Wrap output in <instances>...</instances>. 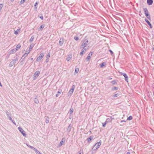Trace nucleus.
<instances>
[{"label":"nucleus","mask_w":154,"mask_h":154,"mask_svg":"<svg viewBox=\"0 0 154 154\" xmlns=\"http://www.w3.org/2000/svg\"><path fill=\"white\" fill-rule=\"evenodd\" d=\"M18 60V57L17 56H16L14 57V58L12 60L11 62L9 64V66L12 67L14 64L16 63L17 62Z\"/></svg>","instance_id":"f257e3e1"},{"label":"nucleus","mask_w":154,"mask_h":154,"mask_svg":"<svg viewBox=\"0 0 154 154\" xmlns=\"http://www.w3.org/2000/svg\"><path fill=\"white\" fill-rule=\"evenodd\" d=\"M101 144V142L99 141L96 143L92 148V150L94 151L97 150L100 147Z\"/></svg>","instance_id":"f03ea898"},{"label":"nucleus","mask_w":154,"mask_h":154,"mask_svg":"<svg viewBox=\"0 0 154 154\" xmlns=\"http://www.w3.org/2000/svg\"><path fill=\"white\" fill-rule=\"evenodd\" d=\"M143 11H144V14L146 17L149 20H150V17L149 14V11L146 8H143Z\"/></svg>","instance_id":"7ed1b4c3"},{"label":"nucleus","mask_w":154,"mask_h":154,"mask_svg":"<svg viewBox=\"0 0 154 154\" xmlns=\"http://www.w3.org/2000/svg\"><path fill=\"white\" fill-rule=\"evenodd\" d=\"M75 86L74 85H73L71 89L69 91L68 93V95L69 96H70L72 94L74 90L75 89Z\"/></svg>","instance_id":"20e7f679"},{"label":"nucleus","mask_w":154,"mask_h":154,"mask_svg":"<svg viewBox=\"0 0 154 154\" xmlns=\"http://www.w3.org/2000/svg\"><path fill=\"white\" fill-rule=\"evenodd\" d=\"M18 129L23 136H24V137H26V133L24 131V130H23V129L21 127H19L18 128Z\"/></svg>","instance_id":"39448f33"},{"label":"nucleus","mask_w":154,"mask_h":154,"mask_svg":"<svg viewBox=\"0 0 154 154\" xmlns=\"http://www.w3.org/2000/svg\"><path fill=\"white\" fill-rule=\"evenodd\" d=\"M88 40H85L83 42L81 46L80 47V48H85L86 47L88 43Z\"/></svg>","instance_id":"423d86ee"},{"label":"nucleus","mask_w":154,"mask_h":154,"mask_svg":"<svg viewBox=\"0 0 154 154\" xmlns=\"http://www.w3.org/2000/svg\"><path fill=\"white\" fill-rule=\"evenodd\" d=\"M40 73V72L39 71H36L34 74L33 79L35 80L39 76Z\"/></svg>","instance_id":"0eeeda50"},{"label":"nucleus","mask_w":154,"mask_h":154,"mask_svg":"<svg viewBox=\"0 0 154 154\" xmlns=\"http://www.w3.org/2000/svg\"><path fill=\"white\" fill-rule=\"evenodd\" d=\"M44 54L43 53H41L39 56L37 57L36 59V61L38 62L44 56Z\"/></svg>","instance_id":"6e6552de"},{"label":"nucleus","mask_w":154,"mask_h":154,"mask_svg":"<svg viewBox=\"0 0 154 154\" xmlns=\"http://www.w3.org/2000/svg\"><path fill=\"white\" fill-rule=\"evenodd\" d=\"M80 48L82 49V51L80 53V55L82 56L84 53L86 52V48Z\"/></svg>","instance_id":"1a4fd4ad"},{"label":"nucleus","mask_w":154,"mask_h":154,"mask_svg":"<svg viewBox=\"0 0 154 154\" xmlns=\"http://www.w3.org/2000/svg\"><path fill=\"white\" fill-rule=\"evenodd\" d=\"M65 138H63L61 140L60 143L59 144V146H62L65 143Z\"/></svg>","instance_id":"9d476101"},{"label":"nucleus","mask_w":154,"mask_h":154,"mask_svg":"<svg viewBox=\"0 0 154 154\" xmlns=\"http://www.w3.org/2000/svg\"><path fill=\"white\" fill-rule=\"evenodd\" d=\"M17 51V48H14L11 50L10 52V54H13L15 53Z\"/></svg>","instance_id":"9b49d317"},{"label":"nucleus","mask_w":154,"mask_h":154,"mask_svg":"<svg viewBox=\"0 0 154 154\" xmlns=\"http://www.w3.org/2000/svg\"><path fill=\"white\" fill-rule=\"evenodd\" d=\"M64 42L63 39V38H60L59 42V44L60 46H62Z\"/></svg>","instance_id":"f8f14e48"},{"label":"nucleus","mask_w":154,"mask_h":154,"mask_svg":"<svg viewBox=\"0 0 154 154\" xmlns=\"http://www.w3.org/2000/svg\"><path fill=\"white\" fill-rule=\"evenodd\" d=\"M6 114L7 116L8 117V118L10 120H12V118L11 117V116L9 115V112L8 111H6Z\"/></svg>","instance_id":"ddd939ff"},{"label":"nucleus","mask_w":154,"mask_h":154,"mask_svg":"<svg viewBox=\"0 0 154 154\" xmlns=\"http://www.w3.org/2000/svg\"><path fill=\"white\" fill-rule=\"evenodd\" d=\"M72 58V55L71 54L69 55H68V57L66 58V60L69 61Z\"/></svg>","instance_id":"4468645a"},{"label":"nucleus","mask_w":154,"mask_h":154,"mask_svg":"<svg viewBox=\"0 0 154 154\" xmlns=\"http://www.w3.org/2000/svg\"><path fill=\"white\" fill-rule=\"evenodd\" d=\"M153 3L152 0H147V3L149 5H151Z\"/></svg>","instance_id":"2eb2a0df"},{"label":"nucleus","mask_w":154,"mask_h":154,"mask_svg":"<svg viewBox=\"0 0 154 154\" xmlns=\"http://www.w3.org/2000/svg\"><path fill=\"white\" fill-rule=\"evenodd\" d=\"M145 21L147 23V24L150 26L151 28H152V25L146 19H145Z\"/></svg>","instance_id":"dca6fc26"},{"label":"nucleus","mask_w":154,"mask_h":154,"mask_svg":"<svg viewBox=\"0 0 154 154\" xmlns=\"http://www.w3.org/2000/svg\"><path fill=\"white\" fill-rule=\"evenodd\" d=\"M71 125H69V126L67 128V131L68 132H69L71 131Z\"/></svg>","instance_id":"f3484780"},{"label":"nucleus","mask_w":154,"mask_h":154,"mask_svg":"<svg viewBox=\"0 0 154 154\" xmlns=\"http://www.w3.org/2000/svg\"><path fill=\"white\" fill-rule=\"evenodd\" d=\"M20 31V29H17L16 30H15L14 31V33L15 35H17L18 34V32H19Z\"/></svg>","instance_id":"a211bd4d"},{"label":"nucleus","mask_w":154,"mask_h":154,"mask_svg":"<svg viewBox=\"0 0 154 154\" xmlns=\"http://www.w3.org/2000/svg\"><path fill=\"white\" fill-rule=\"evenodd\" d=\"M34 101L36 103H39L38 99L37 98H35L34 99Z\"/></svg>","instance_id":"6ab92c4d"},{"label":"nucleus","mask_w":154,"mask_h":154,"mask_svg":"<svg viewBox=\"0 0 154 154\" xmlns=\"http://www.w3.org/2000/svg\"><path fill=\"white\" fill-rule=\"evenodd\" d=\"M105 65L106 63L105 62H103L101 63L100 64V66L101 68H102L103 66H105Z\"/></svg>","instance_id":"aec40b11"},{"label":"nucleus","mask_w":154,"mask_h":154,"mask_svg":"<svg viewBox=\"0 0 154 154\" xmlns=\"http://www.w3.org/2000/svg\"><path fill=\"white\" fill-rule=\"evenodd\" d=\"M73 108H71L69 110V113L70 115L72 114L73 112Z\"/></svg>","instance_id":"412c9836"},{"label":"nucleus","mask_w":154,"mask_h":154,"mask_svg":"<svg viewBox=\"0 0 154 154\" xmlns=\"http://www.w3.org/2000/svg\"><path fill=\"white\" fill-rule=\"evenodd\" d=\"M34 46V45L33 44H31L29 46V50H31V51L32 50V48Z\"/></svg>","instance_id":"4be33fe9"},{"label":"nucleus","mask_w":154,"mask_h":154,"mask_svg":"<svg viewBox=\"0 0 154 154\" xmlns=\"http://www.w3.org/2000/svg\"><path fill=\"white\" fill-rule=\"evenodd\" d=\"M133 118L131 116H130L127 119V120L130 121Z\"/></svg>","instance_id":"5701e85b"},{"label":"nucleus","mask_w":154,"mask_h":154,"mask_svg":"<svg viewBox=\"0 0 154 154\" xmlns=\"http://www.w3.org/2000/svg\"><path fill=\"white\" fill-rule=\"evenodd\" d=\"M49 118L48 117H47V118H46V120H45V122L46 123H49Z\"/></svg>","instance_id":"b1692460"},{"label":"nucleus","mask_w":154,"mask_h":154,"mask_svg":"<svg viewBox=\"0 0 154 154\" xmlns=\"http://www.w3.org/2000/svg\"><path fill=\"white\" fill-rule=\"evenodd\" d=\"M34 38V36H32L31 37V38H30V39L29 40V41L30 42H32L33 41Z\"/></svg>","instance_id":"393cba45"},{"label":"nucleus","mask_w":154,"mask_h":154,"mask_svg":"<svg viewBox=\"0 0 154 154\" xmlns=\"http://www.w3.org/2000/svg\"><path fill=\"white\" fill-rule=\"evenodd\" d=\"M21 47V45L20 44H18L16 46V48L17 49V50H18V49H19Z\"/></svg>","instance_id":"a878e982"},{"label":"nucleus","mask_w":154,"mask_h":154,"mask_svg":"<svg viewBox=\"0 0 154 154\" xmlns=\"http://www.w3.org/2000/svg\"><path fill=\"white\" fill-rule=\"evenodd\" d=\"M50 52H49L47 55L46 56V58H49L50 57Z\"/></svg>","instance_id":"bb28decb"},{"label":"nucleus","mask_w":154,"mask_h":154,"mask_svg":"<svg viewBox=\"0 0 154 154\" xmlns=\"http://www.w3.org/2000/svg\"><path fill=\"white\" fill-rule=\"evenodd\" d=\"M26 0H21L20 2V4H23L26 1Z\"/></svg>","instance_id":"cd10ccee"},{"label":"nucleus","mask_w":154,"mask_h":154,"mask_svg":"<svg viewBox=\"0 0 154 154\" xmlns=\"http://www.w3.org/2000/svg\"><path fill=\"white\" fill-rule=\"evenodd\" d=\"M38 4V3L36 2H35L34 5V6L35 7V8L36 9L37 8V5Z\"/></svg>","instance_id":"c85d7f7f"},{"label":"nucleus","mask_w":154,"mask_h":154,"mask_svg":"<svg viewBox=\"0 0 154 154\" xmlns=\"http://www.w3.org/2000/svg\"><path fill=\"white\" fill-rule=\"evenodd\" d=\"M35 152L36 153V154H40L41 153L37 149L35 151Z\"/></svg>","instance_id":"c756f323"},{"label":"nucleus","mask_w":154,"mask_h":154,"mask_svg":"<svg viewBox=\"0 0 154 154\" xmlns=\"http://www.w3.org/2000/svg\"><path fill=\"white\" fill-rule=\"evenodd\" d=\"M119 96V94H114L113 95V97H117L118 96Z\"/></svg>","instance_id":"7c9ffc66"},{"label":"nucleus","mask_w":154,"mask_h":154,"mask_svg":"<svg viewBox=\"0 0 154 154\" xmlns=\"http://www.w3.org/2000/svg\"><path fill=\"white\" fill-rule=\"evenodd\" d=\"M90 59H91V56H90L88 55L86 59L88 60H90Z\"/></svg>","instance_id":"2f4dec72"},{"label":"nucleus","mask_w":154,"mask_h":154,"mask_svg":"<svg viewBox=\"0 0 154 154\" xmlns=\"http://www.w3.org/2000/svg\"><path fill=\"white\" fill-rule=\"evenodd\" d=\"M3 5L2 4H0V11H1L3 7Z\"/></svg>","instance_id":"473e14b6"},{"label":"nucleus","mask_w":154,"mask_h":154,"mask_svg":"<svg viewBox=\"0 0 154 154\" xmlns=\"http://www.w3.org/2000/svg\"><path fill=\"white\" fill-rule=\"evenodd\" d=\"M30 51H31V50H27V51L25 53H26V54H27L28 55V54H29V52H30Z\"/></svg>","instance_id":"72a5a7b5"},{"label":"nucleus","mask_w":154,"mask_h":154,"mask_svg":"<svg viewBox=\"0 0 154 154\" xmlns=\"http://www.w3.org/2000/svg\"><path fill=\"white\" fill-rule=\"evenodd\" d=\"M125 78V80L127 82H128V76H126Z\"/></svg>","instance_id":"f704fd0d"},{"label":"nucleus","mask_w":154,"mask_h":154,"mask_svg":"<svg viewBox=\"0 0 154 154\" xmlns=\"http://www.w3.org/2000/svg\"><path fill=\"white\" fill-rule=\"evenodd\" d=\"M28 55L25 53L22 56V58L23 57H26Z\"/></svg>","instance_id":"c9c22d12"},{"label":"nucleus","mask_w":154,"mask_h":154,"mask_svg":"<svg viewBox=\"0 0 154 154\" xmlns=\"http://www.w3.org/2000/svg\"><path fill=\"white\" fill-rule=\"evenodd\" d=\"M118 89V88L117 87H115L113 88H112V90H117Z\"/></svg>","instance_id":"e433bc0d"},{"label":"nucleus","mask_w":154,"mask_h":154,"mask_svg":"<svg viewBox=\"0 0 154 154\" xmlns=\"http://www.w3.org/2000/svg\"><path fill=\"white\" fill-rule=\"evenodd\" d=\"M74 38L76 41L78 40L79 39V37L77 36H75Z\"/></svg>","instance_id":"4c0bfd02"},{"label":"nucleus","mask_w":154,"mask_h":154,"mask_svg":"<svg viewBox=\"0 0 154 154\" xmlns=\"http://www.w3.org/2000/svg\"><path fill=\"white\" fill-rule=\"evenodd\" d=\"M112 83L113 85H115L116 84V82L115 81H113L112 82Z\"/></svg>","instance_id":"58836bf2"},{"label":"nucleus","mask_w":154,"mask_h":154,"mask_svg":"<svg viewBox=\"0 0 154 154\" xmlns=\"http://www.w3.org/2000/svg\"><path fill=\"white\" fill-rule=\"evenodd\" d=\"M44 27V25H42L41 26H40L39 28L40 29H43Z\"/></svg>","instance_id":"ea45409f"},{"label":"nucleus","mask_w":154,"mask_h":154,"mask_svg":"<svg viewBox=\"0 0 154 154\" xmlns=\"http://www.w3.org/2000/svg\"><path fill=\"white\" fill-rule=\"evenodd\" d=\"M79 69L78 68L76 69L75 70V71L76 73H78L79 72Z\"/></svg>","instance_id":"a19ab883"},{"label":"nucleus","mask_w":154,"mask_h":154,"mask_svg":"<svg viewBox=\"0 0 154 154\" xmlns=\"http://www.w3.org/2000/svg\"><path fill=\"white\" fill-rule=\"evenodd\" d=\"M11 121V122H12V123L14 124L15 125H16V123H15V122H14V121L12 119L11 120H10Z\"/></svg>","instance_id":"79ce46f5"},{"label":"nucleus","mask_w":154,"mask_h":154,"mask_svg":"<svg viewBox=\"0 0 154 154\" xmlns=\"http://www.w3.org/2000/svg\"><path fill=\"white\" fill-rule=\"evenodd\" d=\"M109 52H110V54H111V55H112L113 54V52L112 51H111V50H109Z\"/></svg>","instance_id":"37998d69"},{"label":"nucleus","mask_w":154,"mask_h":154,"mask_svg":"<svg viewBox=\"0 0 154 154\" xmlns=\"http://www.w3.org/2000/svg\"><path fill=\"white\" fill-rule=\"evenodd\" d=\"M78 154H83V152L81 150H80L78 153Z\"/></svg>","instance_id":"c03bdc74"},{"label":"nucleus","mask_w":154,"mask_h":154,"mask_svg":"<svg viewBox=\"0 0 154 154\" xmlns=\"http://www.w3.org/2000/svg\"><path fill=\"white\" fill-rule=\"evenodd\" d=\"M92 52H90V53H89V54H88V56H92Z\"/></svg>","instance_id":"a18cd8bd"},{"label":"nucleus","mask_w":154,"mask_h":154,"mask_svg":"<svg viewBox=\"0 0 154 154\" xmlns=\"http://www.w3.org/2000/svg\"><path fill=\"white\" fill-rule=\"evenodd\" d=\"M106 125V121H105L104 123H103V126L104 127Z\"/></svg>","instance_id":"49530a36"},{"label":"nucleus","mask_w":154,"mask_h":154,"mask_svg":"<svg viewBox=\"0 0 154 154\" xmlns=\"http://www.w3.org/2000/svg\"><path fill=\"white\" fill-rule=\"evenodd\" d=\"M39 18L41 19L42 20H43V16L42 15L41 16H40L39 17Z\"/></svg>","instance_id":"de8ad7c7"},{"label":"nucleus","mask_w":154,"mask_h":154,"mask_svg":"<svg viewBox=\"0 0 154 154\" xmlns=\"http://www.w3.org/2000/svg\"><path fill=\"white\" fill-rule=\"evenodd\" d=\"M26 145L27 146H28L29 147V148H30L31 149H32V146L29 145H28V144H26Z\"/></svg>","instance_id":"09e8293b"},{"label":"nucleus","mask_w":154,"mask_h":154,"mask_svg":"<svg viewBox=\"0 0 154 154\" xmlns=\"http://www.w3.org/2000/svg\"><path fill=\"white\" fill-rule=\"evenodd\" d=\"M46 60H45V62L46 63H47L48 62V61H49V59L48 58H46Z\"/></svg>","instance_id":"8fccbe9b"},{"label":"nucleus","mask_w":154,"mask_h":154,"mask_svg":"<svg viewBox=\"0 0 154 154\" xmlns=\"http://www.w3.org/2000/svg\"><path fill=\"white\" fill-rule=\"evenodd\" d=\"M57 93L58 94H60L61 93V91L60 89L58 90V91L57 92Z\"/></svg>","instance_id":"3c124183"},{"label":"nucleus","mask_w":154,"mask_h":154,"mask_svg":"<svg viewBox=\"0 0 154 154\" xmlns=\"http://www.w3.org/2000/svg\"><path fill=\"white\" fill-rule=\"evenodd\" d=\"M91 140V137L87 139V140L88 141H89L90 140Z\"/></svg>","instance_id":"603ef678"},{"label":"nucleus","mask_w":154,"mask_h":154,"mask_svg":"<svg viewBox=\"0 0 154 154\" xmlns=\"http://www.w3.org/2000/svg\"><path fill=\"white\" fill-rule=\"evenodd\" d=\"M33 150H34L35 151L36 150V149L35 148L33 147H32V149Z\"/></svg>","instance_id":"864d4df0"},{"label":"nucleus","mask_w":154,"mask_h":154,"mask_svg":"<svg viewBox=\"0 0 154 154\" xmlns=\"http://www.w3.org/2000/svg\"><path fill=\"white\" fill-rule=\"evenodd\" d=\"M123 75L125 77L127 76L125 73H124V74H123Z\"/></svg>","instance_id":"5fc2aeb1"},{"label":"nucleus","mask_w":154,"mask_h":154,"mask_svg":"<svg viewBox=\"0 0 154 154\" xmlns=\"http://www.w3.org/2000/svg\"><path fill=\"white\" fill-rule=\"evenodd\" d=\"M123 75L125 77L127 76L125 73H124V74H123Z\"/></svg>","instance_id":"6e6d98bb"},{"label":"nucleus","mask_w":154,"mask_h":154,"mask_svg":"<svg viewBox=\"0 0 154 154\" xmlns=\"http://www.w3.org/2000/svg\"><path fill=\"white\" fill-rule=\"evenodd\" d=\"M126 122V121H125V120H122V121H121V122L122 123V122Z\"/></svg>","instance_id":"4d7b16f0"},{"label":"nucleus","mask_w":154,"mask_h":154,"mask_svg":"<svg viewBox=\"0 0 154 154\" xmlns=\"http://www.w3.org/2000/svg\"><path fill=\"white\" fill-rule=\"evenodd\" d=\"M120 73L122 75H123V74H124V73H122V72H120Z\"/></svg>","instance_id":"13d9d810"},{"label":"nucleus","mask_w":154,"mask_h":154,"mask_svg":"<svg viewBox=\"0 0 154 154\" xmlns=\"http://www.w3.org/2000/svg\"><path fill=\"white\" fill-rule=\"evenodd\" d=\"M58 94H56V97H58Z\"/></svg>","instance_id":"bf43d9fd"},{"label":"nucleus","mask_w":154,"mask_h":154,"mask_svg":"<svg viewBox=\"0 0 154 154\" xmlns=\"http://www.w3.org/2000/svg\"><path fill=\"white\" fill-rule=\"evenodd\" d=\"M0 86H2V85L0 82Z\"/></svg>","instance_id":"052dcab7"},{"label":"nucleus","mask_w":154,"mask_h":154,"mask_svg":"<svg viewBox=\"0 0 154 154\" xmlns=\"http://www.w3.org/2000/svg\"><path fill=\"white\" fill-rule=\"evenodd\" d=\"M127 154H130V152H128L127 153Z\"/></svg>","instance_id":"680f3d73"},{"label":"nucleus","mask_w":154,"mask_h":154,"mask_svg":"<svg viewBox=\"0 0 154 154\" xmlns=\"http://www.w3.org/2000/svg\"><path fill=\"white\" fill-rule=\"evenodd\" d=\"M11 2H13L14 1V0H11Z\"/></svg>","instance_id":"e2e57ef3"},{"label":"nucleus","mask_w":154,"mask_h":154,"mask_svg":"<svg viewBox=\"0 0 154 154\" xmlns=\"http://www.w3.org/2000/svg\"><path fill=\"white\" fill-rule=\"evenodd\" d=\"M31 60H33V58H31Z\"/></svg>","instance_id":"0e129e2a"}]
</instances>
